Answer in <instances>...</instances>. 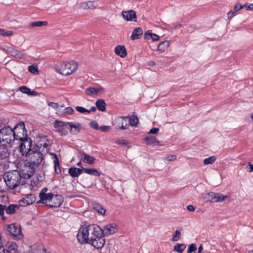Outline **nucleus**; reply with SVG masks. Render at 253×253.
<instances>
[{"mask_svg": "<svg viewBox=\"0 0 253 253\" xmlns=\"http://www.w3.org/2000/svg\"><path fill=\"white\" fill-rule=\"evenodd\" d=\"M77 238L81 244H90L98 249L102 248L105 243V239L102 238V228L96 224L81 227Z\"/></svg>", "mask_w": 253, "mask_h": 253, "instance_id": "f257e3e1", "label": "nucleus"}, {"mask_svg": "<svg viewBox=\"0 0 253 253\" xmlns=\"http://www.w3.org/2000/svg\"><path fill=\"white\" fill-rule=\"evenodd\" d=\"M20 152L23 155H25L29 167L31 168V172H34L36 168L41 164L43 160L42 147L37 144L32 148L31 140H26L20 144Z\"/></svg>", "mask_w": 253, "mask_h": 253, "instance_id": "f03ea898", "label": "nucleus"}, {"mask_svg": "<svg viewBox=\"0 0 253 253\" xmlns=\"http://www.w3.org/2000/svg\"><path fill=\"white\" fill-rule=\"evenodd\" d=\"M3 180L6 186L9 189H13L19 185L21 180V175L17 170L6 172L3 174Z\"/></svg>", "mask_w": 253, "mask_h": 253, "instance_id": "7ed1b4c3", "label": "nucleus"}, {"mask_svg": "<svg viewBox=\"0 0 253 253\" xmlns=\"http://www.w3.org/2000/svg\"><path fill=\"white\" fill-rule=\"evenodd\" d=\"M14 132L9 126L0 130V142L3 145L11 144L14 141Z\"/></svg>", "mask_w": 253, "mask_h": 253, "instance_id": "20e7f679", "label": "nucleus"}, {"mask_svg": "<svg viewBox=\"0 0 253 253\" xmlns=\"http://www.w3.org/2000/svg\"><path fill=\"white\" fill-rule=\"evenodd\" d=\"M78 68V64L72 61L70 62H63L60 64L58 72L60 74L68 76L75 72Z\"/></svg>", "mask_w": 253, "mask_h": 253, "instance_id": "39448f33", "label": "nucleus"}, {"mask_svg": "<svg viewBox=\"0 0 253 253\" xmlns=\"http://www.w3.org/2000/svg\"><path fill=\"white\" fill-rule=\"evenodd\" d=\"M67 122L56 121L54 127L55 128V131L59 133L62 136H66L68 134Z\"/></svg>", "mask_w": 253, "mask_h": 253, "instance_id": "423d86ee", "label": "nucleus"}, {"mask_svg": "<svg viewBox=\"0 0 253 253\" xmlns=\"http://www.w3.org/2000/svg\"><path fill=\"white\" fill-rule=\"evenodd\" d=\"M66 126L70 133L72 135H77L80 131L82 127V124L77 122H67Z\"/></svg>", "mask_w": 253, "mask_h": 253, "instance_id": "0eeeda50", "label": "nucleus"}, {"mask_svg": "<svg viewBox=\"0 0 253 253\" xmlns=\"http://www.w3.org/2000/svg\"><path fill=\"white\" fill-rule=\"evenodd\" d=\"M48 189L47 188H43L39 194L40 201L47 206L50 203V200L52 198L53 194L51 193H47Z\"/></svg>", "mask_w": 253, "mask_h": 253, "instance_id": "6e6552de", "label": "nucleus"}, {"mask_svg": "<svg viewBox=\"0 0 253 253\" xmlns=\"http://www.w3.org/2000/svg\"><path fill=\"white\" fill-rule=\"evenodd\" d=\"M117 230V225L115 223L107 224L102 229V238L103 235L108 236L114 234Z\"/></svg>", "mask_w": 253, "mask_h": 253, "instance_id": "1a4fd4ad", "label": "nucleus"}, {"mask_svg": "<svg viewBox=\"0 0 253 253\" xmlns=\"http://www.w3.org/2000/svg\"><path fill=\"white\" fill-rule=\"evenodd\" d=\"M63 202V198L60 195H53L50 200V203L48 205L50 208H56L60 207Z\"/></svg>", "mask_w": 253, "mask_h": 253, "instance_id": "9d476101", "label": "nucleus"}, {"mask_svg": "<svg viewBox=\"0 0 253 253\" xmlns=\"http://www.w3.org/2000/svg\"><path fill=\"white\" fill-rule=\"evenodd\" d=\"M123 18L126 21L136 22L137 20L135 12L133 10L123 11L122 12Z\"/></svg>", "mask_w": 253, "mask_h": 253, "instance_id": "9b49d317", "label": "nucleus"}, {"mask_svg": "<svg viewBox=\"0 0 253 253\" xmlns=\"http://www.w3.org/2000/svg\"><path fill=\"white\" fill-rule=\"evenodd\" d=\"M7 231L14 237L21 235V230L20 226L16 224H11L7 227Z\"/></svg>", "mask_w": 253, "mask_h": 253, "instance_id": "f8f14e48", "label": "nucleus"}, {"mask_svg": "<svg viewBox=\"0 0 253 253\" xmlns=\"http://www.w3.org/2000/svg\"><path fill=\"white\" fill-rule=\"evenodd\" d=\"M98 6L96 1H84L80 3L81 8L84 9H94Z\"/></svg>", "mask_w": 253, "mask_h": 253, "instance_id": "ddd939ff", "label": "nucleus"}, {"mask_svg": "<svg viewBox=\"0 0 253 253\" xmlns=\"http://www.w3.org/2000/svg\"><path fill=\"white\" fill-rule=\"evenodd\" d=\"M80 157L84 163L90 165L93 164L95 160L93 157L88 155L84 152L80 153Z\"/></svg>", "mask_w": 253, "mask_h": 253, "instance_id": "4468645a", "label": "nucleus"}, {"mask_svg": "<svg viewBox=\"0 0 253 253\" xmlns=\"http://www.w3.org/2000/svg\"><path fill=\"white\" fill-rule=\"evenodd\" d=\"M36 201V196L34 194H29L26 195L21 200V202L23 204L29 205L33 204Z\"/></svg>", "mask_w": 253, "mask_h": 253, "instance_id": "2eb2a0df", "label": "nucleus"}, {"mask_svg": "<svg viewBox=\"0 0 253 253\" xmlns=\"http://www.w3.org/2000/svg\"><path fill=\"white\" fill-rule=\"evenodd\" d=\"M115 52L122 58L125 57L127 55L126 50L124 45H117L115 48Z\"/></svg>", "mask_w": 253, "mask_h": 253, "instance_id": "dca6fc26", "label": "nucleus"}, {"mask_svg": "<svg viewBox=\"0 0 253 253\" xmlns=\"http://www.w3.org/2000/svg\"><path fill=\"white\" fill-rule=\"evenodd\" d=\"M143 34V30L142 28L138 27L136 28L132 31V34L130 36V39L132 41L139 39Z\"/></svg>", "mask_w": 253, "mask_h": 253, "instance_id": "f3484780", "label": "nucleus"}, {"mask_svg": "<svg viewBox=\"0 0 253 253\" xmlns=\"http://www.w3.org/2000/svg\"><path fill=\"white\" fill-rule=\"evenodd\" d=\"M14 141L20 140L21 141V143H24L25 141L30 140L27 138V132H18L17 133H14Z\"/></svg>", "mask_w": 253, "mask_h": 253, "instance_id": "a211bd4d", "label": "nucleus"}, {"mask_svg": "<svg viewBox=\"0 0 253 253\" xmlns=\"http://www.w3.org/2000/svg\"><path fill=\"white\" fill-rule=\"evenodd\" d=\"M82 171H83V169L72 167L69 168L68 172L72 177H77L82 173Z\"/></svg>", "mask_w": 253, "mask_h": 253, "instance_id": "6ab92c4d", "label": "nucleus"}, {"mask_svg": "<svg viewBox=\"0 0 253 253\" xmlns=\"http://www.w3.org/2000/svg\"><path fill=\"white\" fill-rule=\"evenodd\" d=\"M4 49L7 53L14 57H20L22 55L20 52L12 46H7Z\"/></svg>", "mask_w": 253, "mask_h": 253, "instance_id": "aec40b11", "label": "nucleus"}, {"mask_svg": "<svg viewBox=\"0 0 253 253\" xmlns=\"http://www.w3.org/2000/svg\"><path fill=\"white\" fill-rule=\"evenodd\" d=\"M6 145L2 144L0 146V158L1 159H5L9 156L10 152Z\"/></svg>", "mask_w": 253, "mask_h": 253, "instance_id": "412c9836", "label": "nucleus"}, {"mask_svg": "<svg viewBox=\"0 0 253 253\" xmlns=\"http://www.w3.org/2000/svg\"><path fill=\"white\" fill-rule=\"evenodd\" d=\"M83 170L86 174L96 177H99L101 174L100 172L95 169H88L83 168Z\"/></svg>", "mask_w": 253, "mask_h": 253, "instance_id": "4be33fe9", "label": "nucleus"}, {"mask_svg": "<svg viewBox=\"0 0 253 253\" xmlns=\"http://www.w3.org/2000/svg\"><path fill=\"white\" fill-rule=\"evenodd\" d=\"M13 132L17 133L18 132H27V130L25 127V124L23 122H20L18 125H16L14 129Z\"/></svg>", "mask_w": 253, "mask_h": 253, "instance_id": "5701e85b", "label": "nucleus"}, {"mask_svg": "<svg viewBox=\"0 0 253 253\" xmlns=\"http://www.w3.org/2000/svg\"><path fill=\"white\" fill-rule=\"evenodd\" d=\"M95 105L99 110L102 112H104L106 110V104L104 100L102 99H98L96 101Z\"/></svg>", "mask_w": 253, "mask_h": 253, "instance_id": "b1692460", "label": "nucleus"}, {"mask_svg": "<svg viewBox=\"0 0 253 253\" xmlns=\"http://www.w3.org/2000/svg\"><path fill=\"white\" fill-rule=\"evenodd\" d=\"M18 208L19 206L17 205L11 204L7 207L5 206V212L7 214H13Z\"/></svg>", "mask_w": 253, "mask_h": 253, "instance_id": "393cba45", "label": "nucleus"}, {"mask_svg": "<svg viewBox=\"0 0 253 253\" xmlns=\"http://www.w3.org/2000/svg\"><path fill=\"white\" fill-rule=\"evenodd\" d=\"M214 192L205 193L203 194V197L206 202L214 203Z\"/></svg>", "mask_w": 253, "mask_h": 253, "instance_id": "a878e982", "label": "nucleus"}, {"mask_svg": "<svg viewBox=\"0 0 253 253\" xmlns=\"http://www.w3.org/2000/svg\"><path fill=\"white\" fill-rule=\"evenodd\" d=\"M214 203L216 202H221L224 201L227 198V196H224L219 193H214Z\"/></svg>", "mask_w": 253, "mask_h": 253, "instance_id": "bb28decb", "label": "nucleus"}, {"mask_svg": "<svg viewBox=\"0 0 253 253\" xmlns=\"http://www.w3.org/2000/svg\"><path fill=\"white\" fill-rule=\"evenodd\" d=\"M147 144L149 145H157L159 144V141L155 136L147 137L145 138Z\"/></svg>", "mask_w": 253, "mask_h": 253, "instance_id": "cd10ccee", "label": "nucleus"}, {"mask_svg": "<svg viewBox=\"0 0 253 253\" xmlns=\"http://www.w3.org/2000/svg\"><path fill=\"white\" fill-rule=\"evenodd\" d=\"M144 36H145V39H149V38H150L154 41H158L159 39V37L158 35H157L155 34H152L151 33V31L150 30H148L147 32H146V33H145Z\"/></svg>", "mask_w": 253, "mask_h": 253, "instance_id": "c85d7f7f", "label": "nucleus"}, {"mask_svg": "<svg viewBox=\"0 0 253 253\" xmlns=\"http://www.w3.org/2000/svg\"><path fill=\"white\" fill-rule=\"evenodd\" d=\"M169 43L167 41L161 42L158 45V50L161 52H164L169 47Z\"/></svg>", "mask_w": 253, "mask_h": 253, "instance_id": "c756f323", "label": "nucleus"}, {"mask_svg": "<svg viewBox=\"0 0 253 253\" xmlns=\"http://www.w3.org/2000/svg\"><path fill=\"white\" fill-rule=\"evenodd\" d=\"M52 155H54V159L53 161L54 162V167L55 169V171L57 174H58L61 172V169L59 168V162L58 160V158L56 155L55 154H52Z\"/></svg>", "mask_w": 253, "mask_h": 253, "instance_id": "7c9ffc66", "label": "nucleus"}, {"mask_svg": "<svg viewBox=\"0 0 253 253\" xmlns=\"http://www.w3.org/2000/svg\"><path fill=\"white\" fill-rule=\"evenodd\" d=\"M186 248V246L183 244H177L174 246L173 251L176 252L182 253Z\"/></svg>", "mask_w": 253, "mask_h": 253, "instance_id": "2f4dec72", "label": "nucleus"}, {"mask_svg": "<svg viewBox=\"0 0 253 253\" xmlns=\"http://www.w3.org/2000/svg\"><path fill=\"white\" fill-rule=\"evenodd\" d=\"M127 119V117H124L122 118H120L119 119V123L121 124V126L120 127V129L124 130L128 128V126L129 125L126 123V121L124 122V119Z\"/></svg>", "mask_w": 253, "mask_h": 253, "instance_id": "473e14b6", "label": "nucleus"}, {"mask_svg": "<svg viewBox=\"0 0 253 253\" xmlns=\"http://www.w3.org/2000/svg\"><path fill=\"white\" fill-rule=\"evenodd\" d=\"M48 24L47 21H35L32 22L30 24V26L32 27H42L43 26H46Z\"/></svg>", "mask_w": 253, "mask_h": 253, "instance_id": "72a5a7b5", "label": "nucleus"}, {"mask_svg": "<svg viewBox=\"0 0 253 253\" xmlns=\"http://www.w3.org/2000/svg\"><path fill=\"white\" fill-rule=\"evenodd\" d=\"M94 209L100 214L104 215L105 210L100 205H95L93 207Z\"/></svg>", "mask_w": 253, "mask_h": 253, "instance_id": "f704fd0d", "label": "nucleus"}, {"mask_svg": "<svg viewBox=\"0 0 253 253\" xmlns=\"http://www.w3.org/2000/svg\"><path fill=\"white\" fill-rule=\"evenodd\" d=\"M85 93L86 95L89 96H93L97 94L96 88L90 87L85 89Z\"/></svg>", "mask_w": 253, "mask_h": 253, "instance_id": "c9c22d12", "label": "nucleus"}, {"mask_svg": "<svg viewBox=\"0 0 253 253\" xmlns=\"http://www.w3.org/2000/svg\"><path fill=\"white\" fill-rule=\"evenodd\" d=\"M216 160V157L215 156H211L208 158L204 159V164L206 165L212 164Z\"/></svg>", "mask_w": 253, "mask_h": 253, "instance_id": "e433bc0d", "label": "nucleus"}, {"mask_svg": "<svg viewBox=\"0 0 253 253\" xmlns=\"http://www.w3.org/2000/svg\"><path fill=\"white\" fill-rule=\"evenodd\" d=\"M129 124L132 126H136L138 123V119L135 116H132L129 119Z\"/></svg>", "mask_w": 253, "mask_h": 253, "instance_id": "4c0bfd02", "label": "nucleus"}, {"mask_svg": "<svg viewBox=\"0 0 253 253\" xmlns=\"http://www.w3.org/2000/svg\"><path fill=\"white\" fill-rule=\"evenodd\" d=\"M4 211H5V205L0 204V216L2 220L5 221L6 220V217L4 216Z\"/></svg>", "mask_w": 253, "mask_h": 253, "instance_id": "58836bf2", "label": "nucleus"}, {"mask_svg": "<svg viewBox=\"0 0 253 253\" xmlns=\"http://www.w3.org/2000/svg\"><path fill=\"white\" fill-rule=\"evenodd\" d=\"M13 35V32L11 31H6L4 29H0V35L5 37H10Z\"/></svg>", "mask_w": 253, "mask_h": 253, "instance_id": "ea45409f", "label": "nucleus"}, {"mask_svg": "<svg viewBox=\"0 0 253 253\" xmlns=\"http://www.w3.org/2000/svg\"><path fill=\"white\" fill-rule=\"evenodd\" d=\"M6 246L8 248L7 251H17V246L15 243H8Z\"/></svg>", "mask_w": 253, "mask_h": 253, "instance_id": "a19ab883", "label": "nucleus"}, {"mask_svg": "<svg viewBox=\"0 0 253 253\" xmlns=\"http://www.w3.org/2000/svg\"><path fill=\"white\" fill-rule=\"evenodd\" d=\"M180 236H181L180 232L177 230L175 231V232L172 236L171 240L172 241H177L180 239Z\"/></svg>", "mask_w": 253, "mask_h": 253, "instance_id": "79ce46f5", "label": "nucleus"}, {"mask_svg": "<svg viewBox=\"0 0 253 253\" xmlns=\"http://www.w3.org/2000/svg\"><path fill=\"white\" fill-rule=\"evenodd\" d=\"M32 253H46L45 250L41 246L35 248L34 251Z\"/></svg>", "mask_w": 253, "mask_h": 253, "instance_id": "37998d69", "label": "nucleus"}, {"mask_svg": "<svg viewBox=\"0 0 253 253\" xmlns=\"http://www.w3.org/2000/svg\"><path fill=\"white\" fill-rule=\"evenodd\" d=\"M19 90L24 93H26L28 95L30 93V89L26 86H22L19 87Z\"/></svg>", "mask_w": 253, "mask_h": 253, "instance_id": "c03bdc74", "label": "nucleus"}, {"mask_svg": "<svg viewBox=\"0 0 253 253\" xmlns=\"http://www.w3.org/2000/svg\"><path fill=\"white\" fill-rule=\"evenodd\" d=\"M28 71L33 74H35L36 72H38L37 66L34 65H30L28 67Z\"/></svg>", "mask_w": 253, "mask_h": 253, "instance_id": "a18cd8bd", "label": "nucleus"}, {"mask_svg": "<svg viewBox=\"0 0 253 253\" xmlns=\"http://www.w3.org/2000/svg\"><path fill=\"white\" fill-rule=\"evenodd\" d=\"M116 143L122 146H127L128 144H129L128 141L125 139L118 140L116 141Z\"/></svg>", "mask_w": 253, "mask_h": 253, "instance_id": "49530a36", "label": "nucleus"}, {"mask_svg": "<svg viewBox=\"0 0 253 253\" xmlns=\"http://www.w3.org/2000/svg\"><path fill=\"white\" fill-rule=\"evenodd\" d=\"M89 126L91 127L98 130L99 129V127H98V124L96 121H92L89 123Z\"/></svg>", "mask_w": 253, "mask_h": 253, "instance_id": "de8ad7c7", "label": "nucleus"}, {"mask_svg": "<svg viewBox=\"0 0 253 253\" xmlns=\"http://www.w3.org/2000/svg\"><path fill=\"white\" fill-rule=\"evenodd\" d=\"M196 246L194 244H191L188 247L187 253H191L196 250Z\"/></svg>", "mask_w": 253, "mask_h": 253, "instance_id": "09e8293b", "label": "nucleus"}, {"mask_svg": "<svg viewBox=\"0 0 253 253\" xmlns=\"http://www.w3.org/2000/svg\"><path fill=\"white\" fill-rule=\"evenodd\" d=\"M76 109L79 112L81 113H84L85 112H87V111H88V110L87 109H86L85 108H84V107H81V106H76Z\"/></svg>", "mask_w": 253, "mask_h": 253, "instance_id": "8fccbe9b", "label": "nucleus"}, {"mask_svg": "<svg viewBox=\"0 0 253 253\" xmlns=\"http://www.w3.org/2000/svg\"><path fill=\"white\" fill-rule=\"evenodd\" d=\"M176 156L175 155H169L167 156L166 159L169 161H173L176 159Z\"/></svg>", "mask_w": 253, "mask_h": 253, "instance_id": "3c124183", "label": "nucleus"}, {"mask_svg": "<svg viewBox=\"0 0 253 253\" xmlns=\"http://www.w3.org/2000/svg\"><path fill=\"white\" fill-rule=\"evenodd\" d=\"M109 128H110L109 126H102L99 127V129L103 132H106L109 130Z\"/></svg>", "mask_w": 253, "mask_h": 253, "instance_id": "603ef678", "label": "nucleus"}, {"mask_svg": "<svg viewBox=\"0 0 253 253\" xmlns=\"http://www.w3.org/2000/svg\"><path fill=\"white\" fill-rule=\"evenodd\" d=\"M244 7H245L247 10H253V3H246L244 5Z\"/></svg>", "mask_w": 253, "mask_h": 253, "instance_id": "864d4df0", "label": "nucleus"}, {"mask_svg": "<svg viewBox=\"0 0 253 253\" xmlns=\"http://www.w3.org/2000/svg\"><path fill=\"white\" fill-rule=\"evenodd\" d=\"M48 105L51 107L52 108L54 109H57L58 108L59 105L57 103L53 102H50L48 103Z\"/></svg>", "mask_w": 253, "mask_h": 253, "instance_id": "5fc2aeb1", "label": "nucleus"}, {"mask_svg": "<svg viewBox=\"0 0 253 253\" xmlns=\"http://www.w3.org/2000/svg\"><path fill=\"white\" fill-rule=\"evenodd\" d=\"M244 7V6H243V5H238V4H236L234 6V12H236L237 11H238L239 10H240L241 9H242V8Z\"/></svg>", "mask_w": 253, "mask_h": 253, "instance_id": "6e6d98bb", "label": "nucleus"}, {"mask_svg": "<svg viewBox=\"0 0 253 253\" xmlns=\"http://www.w3.org/2000/svg\"><path fill=\"white\" fill-rule=\"evenodd\" d=\"M66 113L68 114H72L74 112V109L71 107H68L65 108Z\"/></svg>", "mask_w": 253, "mask_h": 253, "instance_id": "4d7b16f0", "label": "nucleus"}, {"mask_svg": "<svg viewBox=\"0 0 253 253\" xmlns=\"http://www.w3.org/2000/svg\"><path fill=\"white\" fill-rule=\"evenodd\" d=\"M159 130V129L158 128H153L149 131V134H156Z\"/></svg>", "mask_w": 253, "mask_h": 253, "instance_id": "13d9d810", "label": "nucleus"}, {"mask_svg": "<svg viewBox=\"0 0 253 253\" xmlns=\"http://www.w3.org/2000/svg\"><path fill=\"white\" fill-rule=\"evenodd\" d=\"M187 209L189 211H194L195 210V208L194 207L193 205H190L187 206Z\"/></svg>", "mask_w": 253, "mask_h": 253, "instance_id": "bf43d9fd", "label": "nucleus"}, {"mask_svg": "<svg viewBox=\"0 0 253 253\" xmlns=\"http://www.w3.org/2000/svg\"><path fill=\"white\" fill-rule=\"evenodd\" d=\"M248 171L250 172H252L253 171V164H252L251 163H249Z\"/></svg>", "mask_w": 253, "mask_h": 253, "instance_id": "052dcab7", "label": "nucleus"}, {"mask_svg": "<svg viewBox=\"0 0 253 253\" xmlns=\"http://www.w3.org/2000/svg\"><path fill=\"white\" fill-rule=\"evenodd\" d=\"M234 11L232 10H231L228 12V17L229 19L232 18L234 16Z\"/></svg>", "mask_w": 253, "mask_h": 253, "instance_id": "680f3d73", "label": "nucleus"}, {"mask_svg": "<svg viewBox=\"0 0 253 253\" xmlns=\"http://www.w3.org/2000/svg\"><path fill=\"white\" fill-rule=\"evenodd\" d=\"M38 95V92L36 91H31L30 90V93L28 94V95H30V96H36Z\"/></svg>", "mask_w": 253, "mask_h": 253, "instance_id": "e2e57ef3", "label": "nucleus"}, {"mask_svg": "<svg viewBox=\"0 0 253 253\" xmlns=\"http://www.w3.org/2000/svg\"><path fill=\"white\" fill-rule=\"evenodd\" d=\"M96 110V108L95 106H92L89 110H88L87 113H89L91 112H95Z\"/></svg>", "mask_w": 253, "mask_h": 253, "instance_id": "0e129e2a", "label": "nucleus"}, {"mask_svg": "<svg viewBox=\"0 0 253 253\" xmlns=\"http://www.w3.org/2000/svg\"><path fill=\"white\" fill-rule=\"evenodd\" d=\"M103 89L104 88L102 87H100L99 88H96V93L97 94L99 92L103 90Z\"/></svg>", "mask_w": 253, "mask_h": 253, "instance_id": "69168bd1", "label": "nucleus"}, {"mask_svg": "<svg viewBox=\"0 0 253 253\" xmlns=\"http://www.w3.org/2000/svg\"><path fill=\"white\" fill-rule=\"evenodd\" d=\"M203 245H201L200 246V247H199L198 248V253H202V251L203 250Z\"/></svg>", "mask_w": 253, "mask_h": 253, "instance_id": "338daca9", "label": "nucleus"}, {"mask_svg": "<svg viewBox=\"0 0 253 253\" xmlns=\"http://www.w3.org/2000/svg\"><path fill=\"white\" fill-rule=\"evenodd\" d=\"M0 253H5V250L3 248V245L2 247H0Z\"/></svg>", "mask_w": 253, "mask_h": 253, "instance_id": "774afa93", "label": "nucleus"}]
</instances>
